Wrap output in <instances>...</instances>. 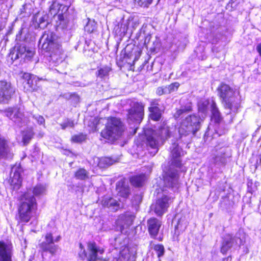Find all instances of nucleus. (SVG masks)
<instances>
[{
	"label": "nucleus",
	"instance_id": "obj_1",
	"mask_svg": "<svg viewBox=\"0 0 261 261\" xmlns=\"http://www.w3.org/2000/svg\"><path fill=\"white\" fill-rule=\"evenodd\" d=\"M184 152L181 148L179 146L178 143L172 142L170 147L171 165L169 169L164 175V181L165 185L173 189H177L179 187V175L177 169L175 168L181 169V171H186L181 169L182 164L180 159L183 155Z\"/></svg>",
	"mask_w": 261,
	"mask_h": 261
},
{
	"label": "nucleus",
	"instance_id": "obj_2",
	"mask_svg": "<svg viewBox=\"0 0 261 261\" xmlns=\"http://www.w3.org/2000/svg\"><path fill=\"white\" fill-rule=\"evenodd\" d=\"M170 135L169 128L167 126H164L158 130L152 129L145 130L146 145L152 150L150 152L151 155L153 156L158 152L160 145L163 144Z\"/></svg>",
	"mask_w": 261,
	"mask_h": 261
},
{
	"label": "nucleus",
	"instance_id": "obj_3",
	"mask_svg": "<svg viewBox=\"0 0 261 261\" xmlns=\"http://www.w3.org/2000/svg\"><path fill=\"white\" fill-rule=\"evenodd\" d=\"M124 130V126L119 118L110 117L105 128L101 132V136L110 141H114L122 136Z\"/></svg>",
	"mask_w": 261,
	"mask_h": 261
},
{
	"label": "nucleus",
	"instance_id": "obj_4",
	"mask_svg": "<svg viewBox=\"0 0 261 261\" xmlns=\"http://www.w3.org/2000/svg\"><path fill=\"white\" fill-rule=\"evenodd\" d=\"M56 35L53 32H45L39 40V45L46 52H51V60L57 62L63 61L62 58L57 57V54L60 52V45L56 41Z\"/></svg>",
	"mask_w": 261,
	"mask_h": 261
},
{
	"label": "nucleus",
	"instance_id": "obj_5",
	"mask_svg": "<svg viewBox=\"0 0 261 261\" xmlns=\"http://www.w3.org/2000/svg\"><path fill=\"white\" fill-rule=\"evenodd\" d=\"M218 95L222 100V102L225 109L229 110L227 114L230 113V111L236 112L239 107V99L234 96V91L229 85L222 83L217 89Z\"/></svg>",
	"mask_w": 261,
	"mask_h": 261
},
{
	"label": "nucleus",
	"instance_id": "obj_6",
	"mask_svg": "<svg viewBox=\"0 0 261 261\" xmlns=\"http://www.w3.org/2000/svg\"><path fill=\"white\" fill-rule=\"evenodd\" d=\"M21 204L19 208V217L21 221L28 222L32 213L37 208V203L34 196L27 192L20 197Z\"/></svg>",
	"mask_w": 261,
	"mask_h": 261
},
{
	"label": "nucleus",
	"instance_id": "obj_7",
	"mask_svg": "<svg viewBox=\"0 0 261 261\" xmlns=\"http://www.w3.org/2000/svg\"><path fill=\"white\" fill-rule=\"evenodd\" d=\"M202 119L196 115H190L182 120L178 132L181 138L192 134L195 136L199 130Z\"/></svg>",
	"mask_w": 261,
	"mask_h": 261
},
{
	"label": "nucleus",
	"instance_id": "obj_8",
	"mask_svg": "<svg viewBox=\"0 0 261 261\" xmlns=\"http://www.w3.org/2000/svg\"><path fill=\"white\" fill-rule=\"evenodd\" d=\"M34 48H27L24 45H17L11 50L9 57L14 61L19 58L31 61L35 55Z\"/></svg>",
	"mask_w": 261,
	"mask_h": 261
},
{
	"label": "nucleus",
	"instance_id": "obj_9",
	"mask_svg": "<svg viewBox=\"0 0 261 261\" xmlns=\"http://www.w3.org/2000/svg\"><path fill=\"white\" fill-rule=\"evenodd\" d=\"M144 116V106L141 102H134L128 110L127 117L129 121L140 123Z\"/></svg>",
	"mask_w": 261,
	"mask_h": 261
},
{
	"label": "nucleus",
	"instance_id": "obj_10",
	"mask_svg": "<svg viewBox=\"0 0 261 261\" xmlns=\"http://www.w3.org/2000/svg\"><path fill=\"white\" fill-rule=\"evenodd\" d=\"M22 84L24 90L27 92H32L37 91L39 88L38 82L40 79L37 76L24 73L22 76Z\"/></svg>",
	"mask_w": 261,
	"mask_h": 261
},
{
	"label": "nucleus",
	"instance_id": "obj_11",
	"mask_svg": "<svg viewBox=\"0 0 261 261\" xmlns=\"http://www.w3.org/2000/svg\"><path fill=\"white\" fill-rule=\"evenodd\" d=\"M171 202V197L163 195L161 198H158L154 204L151 205V209L156 215L161 216L167 211Z\"/></svg>",
	"mask_w": 261,
	"mask_h": 261
},
{
	"label": "nucleus",
	"instance_id": "obj_12",
	"mask_svg": "<svg viewBox=\"0 0 261 261\" xmlns=\"http://www.w3.org/2000/svg\"><path fill=\"white\" fill-rule=\"evenodd\" d=\"M88 250V261H97L102 260V258L99 255L102 254L104 252V249L97 246L95 242H89L87 245Z\"/></svg>",
	"mask_w": 261,
	"mask_h": 261
},
{
	"label": "nucleus",
	"instance_id": "obj_13",
	"mask_svg": "<svg viewBox=\"0 0 261 261\" xmlns=\"http://www.w3.org/2000/svg\"><path fill=\"white\" fill-rule=\"evenodd\" d=\"M5 115L18 125L25 122L23 113L20 109L9 108L4 111Z\"/></svg>",
	"mask_w": 261,
	"mask_h": 261
},
{
	"label": "nucleus",
	"instance_id": "obj_14",
	"mask_svg": "<svg viewBox=\"0 0 261 261\" xmlns=\"http://www.w3.org/2000/svg\"><path fill=\"white\" fill-rule=\"evenodd\" d=\"M136 218L134 213L127 212L119 216L116 221V224L120 227L121 231L129 228L133 224Z\"/></svg>",
	"mask_w": 261,
	"mask_h": 261
},
{
	"label": "nucleus",
	"instance_id": "obj_15",
	"mask_svg": "<svg viewBox=\"0 0 261 261\" xmlns=\"http://www.w3.org/2000/svg\"><path fill=\"white\" fill-rule=\"evenodd\" d=\"M14 93L10 83L4 81H0V102L7 103Z\"/></svg>",
	"mask_w": 261,
	"mask_h": 261
},
{
	"label": "nucleus",
	"instance_id": "obj_16",
	"mask_svg": "<svg viewBox=\"0 0 261 261\" xmlns=\"http://www.w3.org/2000/svg\"><path fill=\"white\" fill-rule=\"evenodd\" d=\"M61 8H62V9L61 10L62 13H59L57 16L58 19L60 21L59 25H61L62 22L63 23L64 22L65 16L64 14H63V12L64 11L65 12L67 11L68 9V7H67L66 6L60 5L59 3L57 2L56 1H54L53 2L49 9V14L51 16H55L60 12Z\"/></svg>",
	"mask_w": 261,
	"mask_h": 261
},
{
	"label": "nucleus",
	"instance_id": "obj_17",
	"mask_svg": "<svg viewBox=\"0 0 261 261\" xmlns=\"http://www.w3.org/2000/svg\"><path fill=\"white\" fill-rule=\"evenodd\" d=\"M39 245L43 251H48L52 255L55 254L58 248V246L54 244L53 237L51 233H47L45 235V241Z\"/></svg>",
	"mask_w": 261,
	"mask_h": 261
},
{
	"label": "nucleus",
	"instance_id": "obj_18",
	"mask_svg": "<svg viewBox=\"0 0 261 261\" xmlns=\"http://www.w3.org/2000/svg\"><path fill=\"white\" fill-rule=\"evenodd\" d=\"M21 168L19 166H14L12 168L11 173L9 182L14 189L18 190L19 189L21 184Z\"/></svg>",
	"mask_w": 261,
	"mask_h": 261
},
{
	"label": "nucleus",
	"instance_id": "obj_19",
	"mask_svg": "<svg viewBox=\"0 0 261 261\" xmlns=\"http://www.w3.org/2000/svg\"><path fill=\"white\" fill-rule=\"evenodd\" d=\"M161 226L162 222L155 218H151L148 220V230L151 238H156Z\"/></svg>",
	"mask_w": 261,
	"mask_h": 261
},
{
	"label": "nucleus",
	"instance_id": "obj_20",
	"mask_svg": "<svg viewBox=\"0 0 261 261\" xmlns=\"http://www.w3.org/2000/svg\"><path fill=\"white\" fill-rule=\"evenodd\" d=\"M238 240L240 242L241 241L239 238L232 237L230 234L226 235L223 238L222 243L221 252L224 254L226 253L235 244H238Z\"/></svg>",
	"mask_w": 261,
	"mask_h": 261
},
{
	"label": "nucleus",
	"instance_id": "obj_21",
	"mask_svg": "<svg viewBox=\"0 0 261 261\" xmlns=\"http://www.w3.org/2000/svg\"><path fill=\"white\" fill-rule=\"evenodd\" d=\"M12 251L11 247L0 241V261H12Z\"/></svg>",
	"mask_w": 261,
	"mask_h": 261
},
{
	"label": "nucleus",
	"instance_id": "obj_22",
	"mask_svg": "<svg viewBox=\"0 0 261 261\" xmlns=\"http://www.w3.org/2000/svg\"><path fill=\"white\" fill-rule=\"evenodd\" d=\"M13 154L9 147L7 141L0 137V159H12Z\"/></svg>",
	"mask_w": 261,
	"mask_h": 261
},
{
	"label": "nucleus",
	"instance_id": "obj_23",
	"mask_svg": "<svg viewBox=\"0 0 261 261\" xmlns=\"http://www.w3.org/2000/svg\"><path fill=\"white\" fill-rule=\"evenodd\" d=\"M101 204L112 211H116L120 207L119 203L115 199L110 197H105L101 200Z\"/></svg>",
	"mask_w": 261,
	"mask_h": 261
},
{
	"label": "nucleus",
	"instance_id": "obj_24",
	"mask_svg": "<svg viewBox=\"0 0 261 261\" xmlns=\"http://www.w3.org/2000/svg\"><path fill=\"white\" fill-rule=\"evenodd\" d=\"M116 190L118 195L124 198H127L130 193L128 185L123 181H120L117 183Z\"/></svg>",
	"mask_w": 261,
	"mask_h": 261
},
{
	"label": "nucleus",
	"instance_id": "obj_25",
	"mask_svg": "<svg viewBox=\"0 0 261 261\" xmlns=\"http://www.w3.org/2000/svg\"><path fill=\"white\" fill-rule=\"evenodd\" d=\"M226 149L224 147H215L216 153L214 154L215 156L214 157V160L215 163L224 164L225 163L226 159Z\"/></svg>",
	"mask_w": 261,
	"mask_h": 261
},
{
	"label": "nucleus",
	"instance_id": "obj_26",
	"mask_svg": "<svg viewBox=\"0 0 261 261\" xmlns=\"http://www.w3.org/2000/svg\"><path fill=\"white\" fill-rule=\"evenodd\" d=\"M134 257V252L130 251L127 247L120 252L119 257L117 259V261H133Z\"/></svg>",
	"mask_w": 261,
	"mask_h": 261
},
{
	"label": "nucleus",
	"instance_id": "obj_27",
	"mask_svg": "<svg viewBox=\"0 0 261 261\" xmlns=\"http://www.w3.org/2000/svg\"><path fill=\"white\" fill-rule=\"evenodd\" d=\"M146 179V176L145 174H140L139 175L133 176L130 178L131 184L135 187H141L144 183Z\"/></svg>",
	"mask_w": 261,
	"mask_h": 261
},
{
	"label": "nucleus",
	"instance_id": "obj_28",
	"mask_svg": "<svg viewBox=\"0 0 261 261\" xmlns=\"http://www.w3.org/2000/svg\"><path fill=\"white\" fill-rule=\"evenodd\" d=\"M34 133L32 128H28L22 132V142L24 145H27L33 138Z\"/></svg>",
	"mask_w": 261,
	"mask_h": 261
},
{
	"label": "nucleus",
	"instance_id": "obj_29",
	"mask_svg": "<svg viewBox=\"0 0 261 261\" xmlns=\"http://www.w3.org/2000/svg\"><path fill=\"white\" fill-rule=\"evenodd\" d=\"M111 70L112 68L111 67L105 66L98 69L96 74L97 77L100 79H104L109 76V73Z\"/></svg>",
	"mask_w": 261,
	"mask_h": 261
},
{
	"label": "nucleus",
	"instance_id": "obj_30",
	"mask_svg": "<svg viewBox=\"0 0 261 261\" xmlns=\"http://www.w3.org/2000/svg\"><path fill=\"white\" fill-rule=\"evenodd\" d=\"M149 111L150 112V118L154 121H158L161 117V112L159 108L155 107H149Z\"/></svg>",
	"mask_w": 261,
	"mask_h": 261
},
{
	"label": "nucleus",
	"instance_id": "obj_31",
	"mask_svg": "<svg viewBox=\"0 0 261 261\" xmlns=\"http://www.w3.org/2000/svg\"><path fill=\"white\" fill-rule=\"evenodd\" d=\"M211 109L213 118L215 119L216 122H218L221 119V115L217 107L216 103L213 101L211 105Z\"/></svg>",
	"mask_w": 261,
	"mask_h": 261
},
{
	"label": "nucleus",
	"instance_id": "obj_32",
	"mask_svg": "<svg viewBox=\"0 0 261 261\" xmlns=\"http://www.w3.org/2000/svg\"><path fill=\"white\" fill-rule=\"evenodd\" d=\"M46 188L43 185H37L33 189V194L36 196H42L46 194Z\"/></svg>",
	"mask_w": 261,
	"mask_h": 261
},
{
	"label": "nucleus",
	"instance_id": "obj_33",
	"mask_svg": "<svg viewBox=\"0 0 261 261\" xmlns=\"http://www.w3.org/2000/svg\"><path fill=\"white\" fill-rule=\"evenodd\" d=\"M75 177L78 179L85 180L88 178L89 173L85 169L80 168L75 173Z\"/></svg>",
	"mask_w": 261,
	"mask_h": 261
},
{
	"label": "nucleus",
	"instance_id": "obj_34",
	"mask_svg": "<svg viewBox=\"0 0 261 261\" xmlns=\"http://www.w3.org/2000/svg\"><path fill=\"white\" fill-rule=\"evenodd\" d=\"M209 101L208 100L200 101L198 103L199 113H201L204 115L207 112Z\"/></svg>",
	"mask_w": 261,
	"mask_h": 261
},
{
	"label": "nucleus",
	"instance_id": "obj_35",
	"mask_svg": "<svg viewBox=\"0 0 261 261\" xmlns=\"http://www.w3.org/2000/svg\"><path fill=\"white\" fill-rule=\"evenodd\" d=\"M114 163V160L108 157L100 158V168H106L112 165Z\"/></svg>",
	"mask_w": 261,
	"mask_h": 261
},
{
	"label": "nucleus",
	"instance_id": "obj_36",
	"mask_svg": "<svg viewBox=\"0 0 261 261\" xmlns=\"http://www.w3.org/2000/svg\"><path fill=\"white\" fill-rule=\"evenodd\" d=\"M191 110V108L190 106L185 107L184 108H181V109L178 110L176 113L174 114V117L176 119L179 118L182 114L186 113L187 112H190Z\"/></svg>",
	"mask_w": 261,
	"mask_h": 261
},
{
	"label": "nucleus",
	"instance_id": "obj_37",
	"mask_svg": "<svg viewBox=\"0 0 261 261\" xmlns=\"http://www.w3.org/2000/svg\"><path fill=\"white\" fill-rule=\"evenodd\" d=\"M86 139V135L83 134L75 135L72 137L71 141L75 143H81Z\"/></svg>",
	"mask_w": 261,
	"mask_h": 261
},
{
	"label": "nucleus",
	"instance_id": "obj_38",
	"mask_svg": "<svg viewBox=\"0 0 261 261\" xmlns=\"http://www.w3.org/2000/svg\"><path fill=\"white\" fill-rule=\"evenodd\" d=\"M47 18L48 16L45 14L39 18L38 21V25L40 28L44 29L47 26L48 24V22L47 21Z\"/></svg>",
	"mask_w": 261,
	"mask_h": 261
},
{
	"label": "nucleus",
	"instance_id": "obj_39",
	"mask_svg": "<svg viewBox=\"0 0 261 261\" xmlns=\"http://www.w3.org/2000/svg\"><path fill=\"white\" fill-rule=\"evenodd\" d=\"M60 125L63 129H65L68 127L73 128L74 126V122L73 120L66 119L64 122L60 124Z\"/></svg>",
	"mask_w": 261,
	"mask_h": 261
},
{
	"label": "nucleus",
	"instance_id": "obj_40",
	"mask_svg": "<svg viewBox=\"0 0 261 261\" xmlns=\"http://www.w3.org/2000/svg\"><path fill=\"white\" fill-rule=\"evenodd\" d=\"M154 249L156 251L158 256L160 257L162 256L165 252V249L163 245H156L154 247Z\"/></svg>",
	"mask_w": 261,
	"mask_h": 261
},
{
	"label": "nucleus",
	"instance_id": "obj_41",
	"mask_svg": "<svg viewBox=\"0 0 261 261\" xmlns=\"http://www.w3.org/2000/svg\"><path fill=\"white\" fill-rule=\"evenodd\" d=\"M96 24L94 22H89L85 27V30L88 32L91 33L96 29Z\"/></svg>",
	"mask_w": 261,
	"mask_h": 261
},
{
	"label": "nucleus",
	"instance_id": "obj_42",
	"mask_svg": "<svg viewBox=\"0 0 261 261\" xmlns=\"http://www.w3.org/2000/svg\"><path fill=\"white\" fill-rule=\"evenodd\" d=\"M80 248H81V251L79 253V257L83 260L85 258L87 259L88 254L86 252L84 246L81 243L80 244Z\"/></svg>",
	"mask_w": 261,
	"mask_h": 261
},
{
	"label": "nucleus",
	"instance_id": "obj_43",
	"mask_svg": "<svg viewBox=\"0 0 261 261\" xmlns=\"http://www.w3.org/2000/svg\"><path fill=\"white\" fill-rule=\"evenodd\" d=\"M179 86V84L178 83L175 82L170 84L168 87H166V88L168 89V93H170L175 90H176Z\"/></svg>",
	"mask_w": 261,
	"mask_h": 261
},
{
	"label": "nucleus",
	"instance_id": "obj_44",
	"mask_svg": "<svg viewBox=\"0 0 261 261\" xmlns=\"http://www.w3.org/2000/svg\"><path fill=\"white\" fill-rule=\"evenodd\" d=\"M142 201V196L140 194L135 195L132 199V203L134 205H139Z\"/></svg>",
	"mask_w": 261,
	"mask_h": 261
},
{
	"label": "nucleus",
	"instance_id": "obj_45",
	"mask_svg": "<svg viewBox=\"0 0 261 261\" xmlns=\"http://www.w3.org/2000/svg\"><path fill=\"white\" fill-rule=\"evenodd\" d=\"M33 118L35 120H36L37 122L40 125L44 124L45 123L44 118H43V116H42L40 115H38V114L34 115L33 116Z\"/></svg>",
	"mask_w": 261,
	"mask_h": 261
},
{
	"label": "nucleus",
	"instance_id": "obj_46",
	"mask_svg": "<svg viewBox=\"0 0 261 261\" xmlns=\"http://www.w3.org/2000/svg\"><path fill=\"white\" fill-rule=\"evenodd\" d=\"M93 163L91 162V164H92V166L94 167H98L100 168V158L95 156L93 158Z\"/></svg>",
	"mask_w": 261,
	"mask_h": 261
},
{
	"label": "nucleus",
	"instance_id": "obj_47",
	"mask_svg": "<svg viewBox=\"0 0 261 261\" xmlns=\"http://www.w3.org/2000/svg\"><path fill=\"white\" fill-rule=\"evenodd\" d=\"M167 91H168V89L166 88V87H165L164 88L159 87L157 89L156 93L159 95H162L164 94L168 93Z\"/></svg>",
	"mask_w": 261,
	"mask_h": 261
},
{
	"label": "nucleus",
	"instance_id": "obj_48",
	"mask_svg": "<svg viewBox=\"0 0 261 261\" xmlns=\"http://www.w3.org/2000/svg\"><path fill=\"white\" fill-rule=\"evenodd\" d=\"M138 2L141 3L142 5H144L145 7H148V5L151 4L152 0H135Z\"/></svg>",
	"mask_w": 261,
	"mask_h": 261
},
{
	"label": "nucleus",
	"instance_id": "obj_49",
	"mask_svg": "<svg viewBox=\"0 0 261 261\" xmlns=\"http://www.w3.org/2000/svg\"><path fill=\"white\" fill-rule=\"evenodd\" d=\"M151 106L150 107H155V108H159V100L153 99L151 101Z\"/></svg>",
	"mask_w": 261,
	"mask_h": 261
},
{
	"label": "nucleus",
	"instance_id": "obj_50",
	"mask_svg": "<svg viewBox=\"0 0 261 261\" xmlns=\"http://www.w3.org/2000/svg\"><path fill=\"white\" fill-rule=\"evenodd\" d=\"M71 99L74 101V104L77 103L80 101V97L76 94H73L71 96Z\"/></svg>",
	"mask_w": 261,
	"mask_h": 261
},
{
	"label": "nucleus",
	"instance_id": "obj_51",
	"mask_svg": "<svg viewBox=\"0 0 261 261\" xmlns=\"http://www.w3.org/2000/svg\"><path fill=\"white\" fill-rule=\"evenodd\" d=\"M150 39H151V35H147L145 38L144 43L145 44L148 43Z\"/></svg>",
	"mask_w": 261,
	"mask_h": 261
},
{
	"label": "nucleus",
	"instance_id": "obj_52",
	"mask_svg": "<svg viewBox=\"0 0 261 261\" xmlns=\"http://www.w3.org/2000/svg\"><path fill=\"white\" fill-rule=\"evenodd\" d=\"M256 50L261 56V43L258 44L256 47Z\"/></svg>",
	"mask_w": 261,
	"mask_h": 261
},
{
	"label": "nucleus",
	"instance_id": "obj_53",
	"mask_svg": "<svg viewBox=\"0 0 261 261\" xmlns=\"http://www.w3.org/2000/svg\"><path fill=\"white\" fill-rule=\"evenodd\" d=\"M231 258L230 256H228V257L224 258L223 259V261H231Z\"/></svg>",
	"mask_w": 261,
	"mask_h": 261
},
{
	"label": "nucleus",
	"instance_id": "obj_54",
	"mask_svg": "<svg viewBox=\"0 0 261 261\" xmlns=\"http://www.w3.org/2000/svg\"><path fill=\"white\" fill-rule=\"evenodd\" d=\"M61 239V237L60 236H58L56 238V239H55V242H58Z\"/></svg>",
	"mask_w": 261,
	"mask_h": 261
},
{
	"label": "nucleus",
	"instance_id": "obj_55",
	"mask_svg": "<svg viewBox=\"0 0 261 261\" xmlns=\"http://www.w3.org/2000/svg\"><path fill=\"white\" fill-rule=\"evenodd\" d=\"M125 31H126V30H125V28H123V30L121 33H123L124 34L125 33Z\"/></svg>",
	"mask_w": 261,
	"mask_h": 261
},
{
	"label": "nucleus",
	"instance_id": "obj_56",
	"mask_svg": "<svg viewBox=\"0 0 261 261\" xmlns=\"http://www.w3.org/2000/svg\"><path fill=\"white\" fill-rule=\"evenodd\" d=\"M179 225H180V221L178 222V226H179Z\"/></svg>",
	"mask_w": 261,
	"mask_h": 261
},
{
	"label": "nucleus",
	"instance_id": "obj_57",
	"mask_svg": "<svg viewBox=\"0 0 261 261\" xmlns=\"http://www.w3.org/2000/svg\"><path fill=\"white\" fill-rule=\"evenodd\" d=\"M159 241H161V238H159Z\"/></svg>",
	"mask_w": 261,
	"mask_h": 261
},
{
	"label": "nucleus",
	"instance_id": "obj_58",
	"mask_svg": "<svg viewBox=\"0 0 261 261\" xmlns=\"http://www.w3.org/2000/svg\"><path fill=\"white\" fill-rule=\"evenodd\" d=\"M103 261H105V260H103Z\"/></svg>",
	"mask_w": 261,
	"mask_h": 261
}]
</instances>
